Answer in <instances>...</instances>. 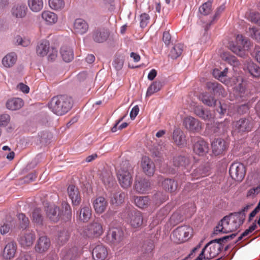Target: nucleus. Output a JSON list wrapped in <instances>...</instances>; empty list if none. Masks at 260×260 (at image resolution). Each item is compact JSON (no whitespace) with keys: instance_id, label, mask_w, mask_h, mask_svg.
Segmentation results:
<instances>
[{"instance_id":"f257e3e1","label":"nucleus","mask_w":260,"mask_h":260,"mask_svg":"<svg viewBox=\"0 0 260 260\" xmlns=\"http://www.w3.org/2000/svg\"><path fill=\"white\" fill-rule=\"evenodd\" d=\"M244 221V216L239 213H233L224 217L214 228L213 234L218 235L237 230Z\"/></svg>"},{"instance_id":"f03ea898","label":"nucleus","mask_w":260,"mask_h":260,"mask_svg":"<svg viewBox=\"0 0 260 260\" xmlns=\"http://www.w3.org/2000/svg\"><path fill=\"white\" fill-rule=\"evenodd\" d=\"M73 107L72 98L66 95L53 97L48 103L49 109L58 116L67 113Z\"/></svg>"},{"instance_id":"7ed1b4c3","label":"nucleus","mask_w":260,"mask_h":260,"mask_svg":"<svg viewBox=\"0 0 260 260\" xmlns=\"http://www.w3.org/2000/svg\"><path fill=\"white\" fill-rule=\"evenodd\" d=\"M63 212L61 213L58 207L55 205H50L45 208L47 216L54 222H57L59 219L64 221L70 220L72 218V209L70 205L67 202L62 203Z\"/></svg>"},{"instance_id":"20e7f679","label":"nucleus","mask_w":260,"mask_h":260,"mask_svg":"<svg viewBox=\"0 0 260 260\" xmlns=\"http://www.w3.org/2000/svg\"><path fill=\"white\" fill-rule=\"evenodd\" d=\"M105 241L113 250H118L125 243L124 233L120 228H110L107 232Z\"/></svg>"},{"instance_id":"39448f33","label":"nucleus","mask_w":260,"mask_h":260,"mask_svg":"<svg viewBox=\"0 0 260 260\" xmlns=\"http://www.w3.org/2000/svg\"><path fill=\"white\" fill-rule=\"evenodd\" d=\"M133 169L127 160L123 161L117 170V176L122 187L127 188L133 182Z\"/></svg>"},{"instance_id":"423d86ee","label":"nucleus","mask_w":260,"mask_h":260,"mask_svg":"<svg viewBox=\"0 0 260 260\" xmlns=\"http://www.w3.org/2000/svg\"><path fill=\"white\" fill-rule=\"evenodd\" d=\"M236 235V234H232L214 239L208 243L205 246L206 249L208 246H210L208 251L209 255H207V259H210L216 256L223 249V244L234 239Z\"/></svg>"},{"instance_id":"0eeeda50","label":"nucleus","mask_w":260,"mask_h":260,"mask_svg":"<svg viewBox=\"0 0 260 260\" xmlns=\"http://www.w3.org/2000/svg\"><path fill=\"white\" fill-rule=\"evenodd\" d=\"M124 214V217L127 215L125 217L126 221L133 228H139L142 225L143 218L142 213L133 207H128L126 208Z\"/></svg>"},{"instance_id":"6e6552de","label":"nucleus","mask_w":260,"mask_h":260,"mask_svg":"<svg viewBox=\"0 0 260 260\" xmlns=\"http://www.w3.org/2000/svg\"><path fill=\"white\" fill-rule=\"evenodd\" d=\"M255 123V119L248 116L245 118H241L239 120L233 123L235 130L240 134L247 133L251 132Z\"/></svg>"},{"instance_id":"1a4fd4ad","label":"nucleus","mask_w":260,"mask_h":260,"mask_svg":"<svg viewBox=\"0 0 260 260\" xmlns=\"http://www.w3.org/2000/svg\"><path fill=\"white\" fill-rule=\"evenodd\" d=\"M103 233L102 224L98 222H93L84 228L82 234L85 237L93 239L99 238Z\"/></svg>"},{"instance_id":"9d476101","label":"nucleus","mask_w":260,"mask_h":260,"mask_svg":"<svg viewBox=\"0 0 260 260\" xmlns=\"http://www.w3.org/2000/svg\"><path fill=\"white\" fill-rule=\"evenodd\" d=\"M192 229L189 226H179L173 231L172 240L176 243H183L189 238Z\"/></svg>"},{"instance_id":"9b49d317","label":"nucleus","mask_w":260,"mask_h":260,"mask_svg":"<svg viewBox=\"0 0 260 260\" xmlns=\"http://www.w3.org/2000/svg\"><path fill=\"white\" fill-rule=\"evenodd\" d=\"M229 173L233 179L240 182L245 175V166L240 162H234L230 166Z\"/></svg>"},{"instance_id":"f8f14e48","label":"nucleus","mask_w":260,"mask_h":260,"mask_svg":"<svg viewBox=\"0 0 260 260\" xmlns=\"http://www.w3.org/2000/svg\"><path fill=\"white\" fill-rule=\"evenodd\" d=\"M186 129L192 133H199L202 129V124L198 119L192 116L185 117L183 121Z\"/></svg>"},{"instance_id":"ddd939ff","label":"nucleus","mask_w":260,"mask_h":260,"mask_svg":"<svg viewBox=\"0 0 260 260\" xmlns=\"http://www.w3.org/2000/svg\"><path fill=\"white\" fill-rule=\"evenodd\" d=\"M193 151L199 156H204L209 151L208 143L201 137L194 138L193 140Z\"/></svg>"},{"instance_id":"4468645a","label":"nucleus","mask_w":260,"mask_h":260,"mask_svg":"<svg viewBox=\"0 0 260 260\" xmlns=\"http://www.w3.org/2000/svg\"><path fill=\"white\" fill-rule=\"evenodd\" d=\"M109 250L103 244H99L94 247L92 250V255L94 260H107Z\"/></svg>"},{"instance_id":"2eb2a0df","label":"nucleus","mask_w":260,"mask_h":260,"mask_svg":"<svg viewBox=\"0 0 260 260\" xmlns=\"http://www.w3.org/2000/svg\"><path fill=\"white\" fill-rule=\"evenodd\" d=\"M35 239V232L29 230H26L21 233L19 241L22 247H28L32 245Z\"/></svg>"},{"instance_id":"dca6fc26","label":"nucleus","mask_w":260,"mask_h":260,"mask_svg":"<svg viewBox=\"0 0 260 260\" xmlns=\"http://www.w3.org/2000/svg\"><path fill=\"white\" fill-rule=\"evenodd\" d=\"M17 249V245L15 242L10 241L5 246L2 252V257L6 260L13 259L15 255Z\"/></svg>"},{"instance_id":"f3484780","label":"nucleus","mask_w":260,"mask_h":260,"mask_svg":"<svg viewBox=\"0 0 260 260\" xmlns=\"http://www.w3.org/2000/svg\"><path fill=\"white\" fill-rule=\"evenodd\" d=\"M50 245V239L46 236H42L37 240L35 250L37 252L43 253L48 251Z\"/></svg>"},{"instance_id":"a211bd4d","label":"nucleus","mask_w":260,"mask_h":260,"mask_svg":"<svg viewBox=\"0 0 260 260\" xmlns=\"http://www.w3.org/2000/svg\"><path fill=\"white\" fill-rule=\"evenodd\" d=\"M212 152L215 155L222 154L227 149L225 141L221 139H215L211 144Z\"/></svg>"},{"instance_id":"6ab92c4d","label":"nucleus","mask_w":260,"mask_h":260,"mask_svg":"<svg viewBox=\"0 0 260 260\" xmlns=\"http://www.w3.org/2000/svg\"><path fill=\"white\" fill-rule=\"evenodd\" d=\"M89 25L87 22L83 19H76L74 23L73 30L75 34L83 35L87 32Z\"/></svg>"},{"instance_id":"aec40b11","label":"nucleus","mask_w":260,"mask_h":260,"mask_svg":"<svg viewBox=\"0 0 260 260\" xmlns=\"http://www.w3.org/2000/svg\"><path fill=\"white\" fill-rule=\"evenodd\" d=\"M150 183L146 179L139 178L137 179L134 188L136 191L140 193H147L150 189Z\"/></svg>"},{"instance_id":"412c9836","label":"nucleus","mask_w":260,"mask_h":260,"mask_svg":"<svg viewBox=\"0 0 260 260\" xmlns=\"http://www.w3.org/2000/svg\"><path fill=\"white\" fill-rule=\"evenodd\" d=\"M68 193L70 199L72 200L73 206H78L81 202V197L78 188L73 185L69 186Z\"/></svg>"},{"instance_id":"4be33fe9","label":"nucleus","mask_w":260,"mask_h":260,"mask_svg":"<svg viewBox=\"0 0 260 260\" xmlns=\"http://www.w3.org/2000/svg\"><path fill=\"white\" fill-rule=\"evenodd\" d=\"M141 167L144 172L148 176L153 175L155 171V165L153 162L147 156H144L141 160Z\"/></svg>"},{"instance_id":"5701e85b","label":"nucleus","mask_w":260,"mask_h":260,"mask_svg":"<svg viewBox=\"0 0 260 260\" xmlns=\"http://www.w3.org/2000/svg\"><path fill=\"white\" fill-rule=\"evenodd\" d=\"M93 206L96 213L102 214L106 210L108 203L105 198L99 197L94 200Z\"/></svg>"},{"instance_id":"b1692460","label":"nucleus","mask_w":260,"mask_h":260,"mask_svg":"<svg viewBox=\"0 0 260 260\" xmlns=\"http://www.w3.org/2000/svg\"><path fill=\"white\" fill-rule=\"evenodd\" d=\"M91 212L89 204L82 205L78 215L79 219L84 222H87L91 218Z\"/></svg>"},{"instance_id":"393cba45","label":"nucleus","mask_w":260,"mask_h":260,"mask_svg":"<svg viewBox=\"0 0 260 260\" xmlns=\"http://www.w3.org/2000/svg\"><path fill=\"white\" fill-rule=\"evenodd\" d=\"M50 44L46 40H43L39 43L36 47V51L37 55L40 57L46 56L49 52Z\"/></svg>"},{"instance_id":"a878e982","label":"nucleus","mask_w":260,"mask_h":260,"mask_svg":"<svg viewBox=\"0 0 260 260\" xmlns=\"http://www.w3.org/2000/svg\"><path fill=\"white\" fill-rule=\"evenodd\" d=\"M109 33L107 30L98 29L93 32L92 38L97 43H103L108 38Z\"/></svg>"},{"instance_id":"bb28decb","label":"nucleus","mask_w":260,"mask_h":260,"mask_svg":"<svg viewBox=\"0 0 260 260\" xmlns=\"http://www.w3.org/2000/svg\"><path fill=\"white\" fill-rule=\"evenodd\" d=\"M23 100L19 98H12L7 101L6 106L10 110H17L23 106Z\"/></svg>"},{"instance_id":"cd10ccee","label":"nucleus","mask_w":260,"mask_h":260,"mask_svg":"<svg viewBox=\"0 0 260 260\" xmlns=\"http://www.w3.org/2000/svg\"><path fill=\"white\" fill-rule=\"evenodd\" d=\"M60 54L66 62H70L74 58L73 49L69 46H63L60 48Z\"/></svg>"},{"instance_id":"c85d7f7f","label":"nucleus","mask_w":260,"mask_h":260,"mask_svg":"<svg viewBox=\"0 0 260 260\" xmlns=\"http://www.w3.org/2000/svg\"><path fill=\"white\" fill-rule=\"evenodd\" d=\"M173 139L174 143L178 146H182L185 143L184 133L179 128H176L174 130Z\"/></svg>"},{"instance_id":"c756f323","label":"nucleus","mask_w":260,"mask_h":260,"mask_svg":"<svg viewBox=\"0 0 260 260\" xmlns=\"http://www.w3.org/2000/svg\"><path fill=\"white\" fill-rule=\"evenodd\" d=\"M17 56L15 53L11 52L7 54L2 60L3 66L6 68H11L16 63Z\"/></svg>"},{"instance_id":"7c9ffc66","label":"nucleus","mask_w":260,"mask_h":260,"mask_svg":"<svg viewBox=\"0 0 260 260\" xmlns=\"http://www.w3.org/2000/svg\"><path fill=\"white\" fill-rule=\"evenodd\" d=\"M78 255V249L76 247L61 252L62 260H74Z\"/></svg>"},{"instance_id":"2f4dec72","label":"nucleus","mask_w":260,"mask_h":260,"mask_svg":"<svg viewBox=\"0 0 260 260\" xmlns=\"http://www.w3.org/2000/svg\"><path fill=\"white\" fill-rule=\"evenodd\" d=\"M27 8L23 5L14 6L12 9V14L13 16L17 18H22L26 14Z\"/></svg>"},{"instance_id":"473e14b6","label":"nucleus","mask_w":260,"mask_h":260,"mask_svg":"<svg viewBox=\"0 0 260 260\" xmlns=\"http://www.w3.org/2000/svg\"><path fill=\"white\" fill-rule=\"evenodd\" d=\"M162 188L170 192L175 191L177 188V183L174 180L165 179L161 183Z\"/></svg>"},{"instance_id":"72a5a7b5","label":"nucleus","mask_w":260,"mask_h":260,"mask_svg":"<svg viewBox=\"0 0 260 260\" xmlns=\"http://www.w3.org/2000/svg\"><path fill=\"white\" fill-rule=\"evenodd\" d=\"M42 19L49 24H52L56 23L57 21V15L49 11H43L42 13Z\"/></svg>"},{"instance_id":"f704fd0d","label":"nucleus","mask_w":260,"mask_h":260,"mask_svg":"<svg viewBox=\"0 0 260 260\" xmlns=\"http://www.w3.org/2000/svg\"><path fill=\"white\" fill-rule=\"evenodd\" d=\"M247 69L250 75L254 78H260V67L253 62H249L247 64Z\"/></svg>"},{"instance_id":"c9c22d12","label":"nucleus","mask_w":260,"mask_h":260,"mask_svg":"<svg viewBox=\"0 0 260 260\" xmlns=\"http://www.w3.org/2000/svg\"><path fill=\"white\" fill-rule=\"evenodd\" d=\"M135 203L140 208L145 209L149 205L150 201L148 196L136 197L134 200Z\"/></svg>"},{"instance_id":"e433bc0d","label":"nucleus","mask_w":260,"mask_h":260,"mask_svg":"<svg viewBox=\"0 0 260 260\" xmlns=\"http://www.w3.org/2000/svg\"><path fill=\"white\" fill-rule=\"evenodd\" d=\"M200 99L204 104L209 107L214 106L216 102L214 98L207 92H205L201 94Z\"/></svg>"},{"instance_id":"4c0bfd02","label":"nucleus","mask_w":260,"mask_h":260,"mask_svg":"<svg viewBox=\"0 0 260 260\" xmlns=\"http://www.w3.org/2000/svg\"><path fill=\"white\" fill-rule=\"evenodd\" d=\"M162 86V83L159 81L153 82L148 88L146 96H151L153 93L158 92L161 89Z\"/></svg>"},{"instance_id":"58836bf2","label":"nucleus","mask_w":260,"mask_h":260,"mask_svg":"<svg viewBox=\"0 0 260 260\" xmlns=\"http://www.w3.org/2000/svg\"><path fill=\"white\" fill-rule=\"evenodd\" d=\"M183 44L181 43L177 44L171 50L169 56L172 59H176L181 55L183 51Z\"/></svg>"},{"instance_id":"ea45409f","label":"nucleus","mask_w":260,"mask_h":260,"mask_svg":"<svg viewBox=\"0 0 260 260\" xmlns=\"http://www.w3.org/2000/svg\"><path fill=\"white\" fill-rule=\"evenodd\" d=\"M194 113L204 120H208L211 118V114L208 110H205L202 106H197L194 109Z\"/></svg>"},{"instance_id":"a19ab883","label":"nucleus","mask_w":260,"mask_h":260,"mask_svg":"<svg viewBox=\"0 0 260 260\" xmlns=\"http://www.w3.org/2000/svg\"><path fill=\"white\" fill-rule=\"evenodd\" d=\"M190 163L189 159L184 156H176L173 159L174 165L178 167H185Z\"/></svg>"},{"instance_id":"79ce46f5","label":"nucleus","mask_w":260,"mask_h":260,"mask_svg":"<svg viewBox=\"0 0 260 260\" xmlns=\"http://www.w3.org/2000/svg\"><path fill=\"white\" fill-rule=\"evenodd\" d=\"M70 237L69 230L63 229L60 231L57 235L56 240L59 244H63L66 243Z\"/></svg>"},{"instance_id":"37998d69","label":"nucleus","mask_w":260,"mask_h":260,"mask_svg":"<svg viewBox=\"0 0 260 260\" xmlns=\"http://www.w3.org/2000/svg\"><path fill=\"white\" fill-rule=\"evenodd\" d=\"M124 198L125 193L121 191H118L113 194L111 198L110 203L113 205H119L124 202Z\"/></svg>"},{"instance_id":"c03bdc74","label":"nucleus","mask_w":260,"mask_h":260,"mask_svg":"<svg viewBox=\"0 0 260 260\" xmlns=\"http://www.w3.org/2000/svg\"><path fill=\"white\" fill-rule=\"evenodd\" d=\"M206 88L214 94L222 93L223 90L222 86L216 82H208L206 83Z\"/></svg>"},{"instance_id":"a18cd8bd","label":"nucleus","mask_w":260,"mask_h":260,"mask_svg":"<svg viewBox=\"0 0 260 260\" xmlns=\"http://www.w3.org/2000/svg\"><path fill=\"white\" fill-rule=\"evenodd\" d=\"M245 17L251 22L260 25V13L249 10L246 13Z\"/></svg>"},{"instance_id":"49530a36","label":"nucleus","mask_w":260,"mask_h":260,"mask_svg":"<svg viewBox=\"0 0 260 260\" xmlns=\"http://www.w3.org/2000/svg\"><path fill=\"white\" fill-rule=\"evenodd\" d=\"M28 4L30 9L34 12H39L43 7L42 0H28Z\"/></svg>"},{"instance_id":"de8ad7c7","label":"nucleus","mask_w":260,"mask_h":260,"mask_svg":"<svg viewBox=\"0 0 260 260\" xmlns=\"http://www.w3.org/2000/svg\"><path fill=\"white\" fill-rule=\"evenodd\" d=\"M228 73V69L225 68L223 71H220L218 69H214L213 71V76L220 81L221 82L225 83L226 82L225 78Z\"/></svg>"},{"instance_id":"09e8293b","label":"nucleus","mask_w":260,"mask_h":260,"mask_svg":"<svg viewBox=\"0 0 260 260\" xmlns=\"http://www.w3.org/2000/svg\"><path fill=\"white\" fill-rule=\"evenodd\" d=\"M212 11V2L208 1L199 8L200 13L203 15L209 14Z\"/></svg>"},{"instance_id":"8fccbe9b","label":"nucleus","mask_w":260,"mask_h":260,"mask_svg":"<svg viewBox=\"0 0 260 260\" xmlns=\"http://www.w3.org/2000/svg\"><path fill=\"white\" fill-rule=\"evenodd\" d=\"M43 219V218L41 213V210L39 208H36L32 213V221L38 224H42Z\"/></svg>"},{"instance_id":"3c124183","label":"nucleus","mask_w":260,"mask_h":260,"mask_svg":"<svg viewBox=\"0 0 260 260\" xmlns=\"http://www.w3.org/2000/svg\"><path fill=\"white\" fill-rule=\"evenodd\" d=\"M19 226L21 229H26L29 225V221L28 218L26 217L23 213H20L17 215Z\"/></svg>"},{"instance_id":"603ef678","label":"nucleus","mask_w":260,"mask_h":260,"mask_svg":"<svg viewBox=\"0 0 260 260\" xmlns=\"http://www.w3.org/2000/svg\"><path fill=\"white\" fill-rule=\"evenodd\" d=\"M225 8V7L224 5H221L219 6L217 9H216L215 14L213 17L212 21L209 23V24H207L205 27V30L207 31L210 27V25L212 24V22L216 20H217L219 17H220L221 14L224 11Z\"/></svg>"},{"instance_id":"864d4df0","label":"nucleus","mask_w":260,"mask_h":260,"mask_svg":"<svg viewBox=\"0 0 260 260\" xmlns=\"http://www.w3.org/2000/svg\"><path fill=\"white\" fill-rule=\"evenodd\" d=\"M49 5L53 10H60L63 8L64 4L63 0H49Z\"/></svg>"},{"instance_id":"5fc2aeb1","label":"nucleus","mask_w":260,"mask_h":260,"mask_svg":"<svg viewBox=\"0 0 260 260\" xmlns=\"http://www.w3.org/2000/svg\"><path fill=\"white\" fill-rule=\"evenodd\" d=\"M191 175L192 179H198L201 177L206 176L208 173L204 171L203 168H199L194 170Z\"/></svg>"},{"instance_id":"6e6d98bb","label":"nucleus","mask_w":260,"mask_h":260,"mask_svg":"<svg viewBox=\"0 0 260 260\" xmlns=\"http://www.w3.org/2000/svg\"><path fill=\"white\" fill-rule=\"evenodd\" d=\"M8 221L9 223H5L0 228V232L2 234H6L8 233L11 228L13 226V220L11 217L8 218Z\"/></svg>"},{"instance_id":"4d7b16f0","label":"nucleus","mask_w":260,"mask_h":260,"mask_svg":"<svg viewBox=\"0 0 260 260\" xmlns=\"http://www.w3.org/2000/svg\"><path fill=\"white\" fill-rule=\"evenodd\" d=\"M154 248V245L151 241L145 242L142 247V251L144 253L149 254H151Z\"/></svg>"},{"instance_id":"13d9d810","label":"nucleus","mask_w":260,"mask_h":260,"mask_svg":"<svg viewBox=\"0 0 260 260\" xmlns=\"http://www.w3.org/2000/svg\"><path fill=\"white\" fill-rule=\"evenodd\" d=\"M221 56L222 59L224 60L225 61H226L229 63L233 66H236L238 64V61L236 59V58L235 56H232L227 53H223Z\"/></svg>"},{"instance_id":"bf43d9fd","label":"nucleus","mask_w":260,"mask_h":260,"mask_svg":"<svg viewBox=\"0 0 260 260\" xmlns=\"http://www.w3.org/2000/svg\"><path fill=\"white\" fill-rule=\"evenodd\" d=\"M249 32L252 38L260 43V28H249Z\"/></svg>"},{"instance_id":"052dcab7","label":"nucleus","mask_w":260,"mask_h":260,"mask_svg":"<svg viewBox=\"0 0 260 260\" xmlns=\"http://www.w3.org/2000/svg\"><path fill=\"white\" fill-rule=\"evenodd\" d=\"M236 41L238 46L241 45L244 42V48H248L250 44L249 41L242 35H238L236 37Z\"/></svg>"},{"instance_id":"680f3d73","label":"nucleus","mask_w":260,"mask_h":260,"mask_svg":"<svg viewBox=\"0 0 260 260\" xmlns=\"http://www.w3.org/2000/svg\"><path fill=\"white\" fill-rule=\"evenodd\" d=\"M10 116L8 114H2L0 115V126H6L10 121Z\"/></svg>"},{"instance_id":"e2e57ef3","label":"nucleus","mask_w":260,"mask_h":260,"mask_svg":"<svg viewBox=\"0 0 260 260\" xmlns=\"http://www.w3.org/2000/svg\"><path fill=\"white\" fill-rule=\"evenodd\" d=\"M150 17L147 13H143L140 16V26L142 28L146 27L149 22Z\"/></svg>"},{"instance_id":"0e129e2a","label":"nucleus","mask_w":260,"mask_h":260,"mask_svg":"<svg viewBox=\"0 0 260 260\" xmlns=\"http://www.w3.org/2000/svg\"><path fill=\"white\" fill-rule=\"evenodd\" d=\"M172 37L169 31H165L162 35V41L167 46H168L172 42Z\"/></svg>"},{"instance_id":"69168bd1","label":"nucleus","mask_w":260,"mask_h":260,"mask_svg":"<svg viewBox=\"0 0 260 260\" xmlns=\"http://www.w3.org/2000/svg\"><path fill=\"white\" fill-rule=\"evenodd\" d=\"M260 192V185L250 189L247 193V197H253Z\"/></svg>"},{"instance_id":"338daca9","label":"nucleus","mask_w":260,"mask_h":260,"mask_svg":"<svg viewBox=\"0 0 260 260\" xmlns=\"http://www.w3.org/2000/svg\"><path fill=\"white\" fill-rule=\"evenodd\" d=\"M249 109V105L247 104H244L238 107L237 112L240 114H243L247 113Z\"/></svg>"},{"instance_id":"774afa93","label":"nucleus","mask_w":260,"mask_h":260,"mask_svg":"<svg viewBox=\"0 0 260 260\" xmlns=\"http://www.w3.org/2000/svg\"><path fill=\"white\" fill-rule=\"evenodd\" d=\"M48 54V59L50 60H54L57 56V50L54 48H50L49 52Z\"/></svg>"}]
</instances>
